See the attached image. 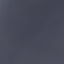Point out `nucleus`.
I'll return each instance as SVG.
<instances>
[{"label":"nucleus","mask_w":64,"mask_h":64,"mask_svg":"<svg viewBox=\"0 0 64 64\" xmlns=\"http://www.w3.org/2000/svg\"><path fill=\"white\" fill-rule=\"evenodd\" d=\"M39 9H40V0H39Z\"/></svg>","instance_id":"nucleus-1"}]
</instances>
